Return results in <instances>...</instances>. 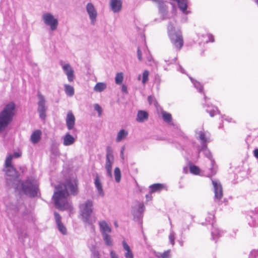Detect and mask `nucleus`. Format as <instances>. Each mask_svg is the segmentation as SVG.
Listing matches in <instances>:
<instances>
[{
  "mask_svg": "<svg viewBox=\"0 0 258 258\" xmlns=\"http://www.w3.org/2000/svg\"><path fill=\"white\" fill-rule=\"evenodd\" d=\"M78 192V181L76 179H67L56 186L52 197L56 208L61 210L70 208L71 205L68 201L69 195L76 196Z\"/></svg>",
  "mask_w": 258,
  "mask_h": 258,
  "instance_id": "1",
  "label": "nucleus"
},
{
  "mask_svg": "<svg viewBox=\"0 0 258 258\" xmlns=\"http://www.w3.org/2000/svg\"><path fill=\"white\" fill-rule=\"evenodd\" d=\"M15 103L10 102L0 112V132L5 130L12 121L15 115Z\"/></svg>",
  "mask_w": 258,
  "mask_h": 258,
  "instance_id": "2",
  "label": "nucleus"
},
{
  "mask_svg": "<svg viewBox=\"0 0 258 258\" xmlns=\"http://www.w3.org/2000/svg\"><path fill=\"white\" fill-rule=\"evenodd\" d=\"M175 23L170 22L167 26V33L173 45L178 50H180L183 45V40L180 30L176 29Z\"/></svg>",
  "mask_w": 258,
  "mask_h": 258,
  "instance_id": "3",
  "label": "nucleus"
},
{
  "mask_svg": "<svg viewBox=\"0 0 258 258\" xmlns=\"http://www.w3.org/2000/svg\"><path fill=\"white\" fill-rule=\"evenodd\" d=\"M19 184H21L22 190L25 195L31 198H34L37 196L39 188L36 180L28 178L24 182L21 180Z\"/></svg>",
  "mask_w": 258,
  "mask_h": 258,
  "instance_id": "4",
  "label": "nucleus"
},
{
  "mask_svg": "<svg viewBox=\"0 0 258 258\" xmlns=\"http://www.w3.org/2000/svg\"><path fill=\"white\" fill-rule=\"evenodd\" d=\"M3 171L5 172L7 184L10 187L17 189L19 184L21 182V180L19 178V175L18 172L14 166L4 168Z\"/></svg>",
  "mask_w": 258,
  "mask_h": 258,
  "instance_id": "5",
  "label": "nucleus"
},
{
  "mask_svg": "<svg viewBox=\"0 0 258 258\" xmlns=\"http://www.w3.org/2000/svg\"><path fill=\"white\" fill-rule=\"evenodd\" d=\"M93 203L91 200H88L79 206L81 219L85 223L92 224L90 216L92 213Z\"/></svg>",
  "mask_w": 258,
  "mask_h": 258,
  "instance_id": "6",
  "label": "nucleus"
},
{
  "mask_svg": "<svg viewBox=\"0 0 258 258\" xmlns=\"http://www.w3.org/2000/svg\"><path fill=\"white\" fill-rule=\"evenodd\" d=\"M199 152H203L205 156L207 157L210 161L211 167L210 168V173L208 174V176L211 177L214 175L217 170V166L216 162L213 158L212 153L207 148V144L202 145L199 149Z\"/></svg>",
  "mask_w": 258,
  "mask_h": 258,
  "instance_id": "7",
  "label": "nucleus"
},
{
  "mask_svg": "<svg viewBox=\"0 0 258 258\" xmlns=\"http://www.w3.org/2000/svg\"><path fill=\"white\" fill-rule=\"evenodd\" d=\"M114 161V158L113 150L110 147L108 146L106 148L105 168L106 170L107 175L110 178L112 177V166Z\"/></svg>",
  "mask_w": 258,
  "mask_h": 258,
  "instance_id": "8",
  "label": "nucleus"
},
{
  "mask_svg": "<svg viewBox=\"0 0 258 258\" xmlns=\"http://www.w3.org/2000/svg\"><path fill=\"white\" fill-rule=\"evenodd\" d=\"M42 18L45 24L49 26L51 31L56 30L58 25V20L52 14L48 13H45L42 15Z\"/></svg>",
  "mask_w": 258,
  "mask_h": 258,
  "instance_id": "9",
  "label": "nucleus"
},
{
  "mask_svg": "<svg viewBox=\"0 0 258 258\" xmlns=\"http://www.w3.org/2000/svg\"><path fill=\"white\" fill-rule=\"evenodd\" d=\"M37 96L39 99L37 111L39 112L40 118L42 120H44L46 117V111L47 109L45 106V99L44 96L39 92L38 93Z\"/></svg>",
  "mask_w": 258,
  "mask_h": 258,
  "instance_id": "10",
  "label": "nucleus"
},
{
  "mask_svg": "<svg viewBox=\"0 0 258 258\" xmlns=\"http://www.w3.org/2000/svg\"><path fill=\"white\" fill-rule=\"evenodd\" d=\"M144 210L145 207L144 204L137 202L136 205L132 207V212L135 220L139 221L140 220Z\"/></svg>",
  "mask_w": 258,
  "mask_h": 258,
  "instance_id": "11",
  "label": "nucleus"
},
{
  "mask_svg": "<svg viewBox=\"0 0 258 258\" xmlns=\"http://www.w3.org/2000/svg\"><path fill=\"white\" fill-rule=\"evenodd\" d=\"M86 10L90 20L91 24L94 25L98 15L97 10L91 3H89L86 5Z\"/></svg>",
  "mask_w": 258,
  "mask_h": 258,
  "instance_id": "12",
  "label": "nucleus"
},
{
  "mask_svg": "<svg viewBox=\"0 0 258 258\" xmlns=\"http://www.w3.org/2000/svg\"><path fill=\"white\" fill-rule=\"evenodd\" d=\"M212 183L214 186V199L215 202H219L223 197V189L220 182L212 180Z\"/></svg>",
  "mask_w": 258,
  "mask_h": 258,
  "instance_id": "13",
  "label": "nucleus"
},
{
  "mask_svg": "<svg viewBox=\"0 0 258 258\" xmlns=\"http://www.w3.org/2000/svg\"><path fill=\"white\" fill-rule=\"evenodd\" d=\"M60 64L62 67L64 73L67 76L68 81L69 82L73 81L75 78L74 71L70 64L69 63H64L62 60L60 61Z\"/></svg>",
  "mask_w": 258,
  "mask_h": 258,
  "instance_id": "14",
  "label": "nucleus"
},
{
  "mask_svg": "<svg viewBox=\"0 0 258 258\" xmlns=\"http://www.w3.org/2000/svg\"><path fill=\"white\" fill-rule=\"evenodd\" d=\"M157 4L159 12L162 16V19L165 20L167 15V7L163 0H151Z\"/></svg>",
  "mask_w": 258,
  "mask_h": 258,
  "instance_id": "15",
  "label": "nucleus"
},
{
  "mask_svg": "<svg viewBox=\"0 0 258 258\" xmlns=\"http://www.w3.org/2000/svg\"><path fill=\"white\" fill-rule=\"evenodd\" d=\"M109 5L114 13H118L121 9L122 2L121 0H110Z\"/></svg>",
  "mask_w": 258,
  "mask_h": 258,
  "instance_id": "16",
  "label": "nucleus"
},
{
  "mask_svg": "<svg viewBox=\"0 0 258 258\" xmlns=\"http://www.w3.org/2000/svg\"><path fill=\"white\" fill-rule=\"evenodd\" d=\"M75 122V118L72 112L68 113L66 118V124L68 128L71 130L73 128Z\"/></svg>",
  "mask_w": 258,
  "mask_h": 258,
  "instance_id": "17",
  "label": "nucleus"
},
{
  "mask_svg": "<svg viewBox=\"0 0 258 258\" xmlns=\"http://www.w3.org/2000/svg\"><path fill=\"white\" fill-rule=\"evenodd\" d=\"M94 184L97 189L99 195L101 197L104 196V192L103 191L102 185L100 181L99 176L98 174L96 175L94 179Z\"/></svg>",
  "mask_w": 258,
  "mask_h": 258,
  "instance_id": "18",
  "label": "nucleus"
},
{
  "mask_svg": "<svg viewBox=\"0 0 258 258\" xmlns=\"http://www.w3.org/2000/svg\"><path fill=\"white\" fill-rule=\"evenodd\" d=\"M196 134L198 135L197 138L201 141L202 145L207 144V143L209 142V138L204 132L196 131Z\"/></svg>",
  "mask_w": 258,
  "mask_h": 258,
  "instance_id": "19",
  "label": "nucleus"
},
{
  "mask_svg": "<svg viewBox=\"0 0 258 258\" xmlns=\"http://www.w3.org/2000/svg\"><path fill=\"white\" fill-rule=\"evenodd\" d=\"M63 144L65 146H69L73 145L75 141V138L70 134H66L63 137Z\"/></svg>",
  "mask_w": 258,
  "mask_h": 258,
  "instance_id": "20",
  "label": "nucleus"
},
{
  "mask_svg": "<svg viewBox=\"0 0 258 258\" xmlns=\"http://www.w3.org/2000/svg\"><path fill=\"white\" fill-rule=\"evenodd\" d=\"M99 224L102 235H103V234H108L111 232V229L110 227L105 221L100 222Z\"/></svg>",
  "mask_w": 258,
  "mask_h": 258,
  "instance_id": "21",
  "label": "nucleus"
},
{
  "mask_svg": "<svg viewBox=\"0 0 258 258\" xmlns=\"http://www.w3.org/2000/svg\"><path fill=\"white\" fill-rule=\"evenodd\" d=\"M148 118V113L144 110H139L137 113L136 120L139 122H143Z\"/></svg>",
  "mask_w": 258,
  "mask_h": 258,
  "instance_id": "22",
  "label": "nucleus"
},
{
  "mask_svg": "<svg viewBox=\"0 0 258 258\" xmlns=\"http://www.w3.org/2000/svg\"><path fill=\"white\" fill-rule=\"evenodd\" d=\"M122 246L123 249L126 251L124 253V256L125 258H134V254L131 251L129 245L127 244L125 240L122 241Z\"/></svg>",
  "mask_w": 258,
  "mask_h": 258,
  "instance_id": "23",
  "label": "nucleus"
},
{
  "mask_svg": "<svg viewBox=\"0 0 258 258\" xmlns=\"http://www.w3.org/2000/svg\"><path fill=\"white\" fill-rule=\"evenodd\" d=\"M41 132L40 130L35 131L31 136V141L33 144L38 143L41 138Z\"/></svg>",
  "mask_w": 258,
  "mask_h": 258,
  "instance_id": "24",
  "label": "nucleus"
},
{
  "mask_svg": "<svg viewBox=\"0 0 258 258\" xmlns=\"http://www.w3.org/2000/svg\"><path fill=\"white\" fill-rule=\"evenodd\" d=\"M206 111L209 113L211 117L214 116L217 113H219L217 108L215 106L206 105Z\"/></svg>",
  "mask_w": 258,
  "mask_h": 258,
  "instance_id": "25",
  "label": "nucleus"
},
{
  "mask_svg": "<svg viewBox=\"0 0 258 258\" xmlns=\"http://www.w3.org/2000/svg\"><path fill=\"white\" fill-rule=\"evenodd\" d=\"M106 84L104 83H97L94 87V90L97 92H101L106 88Z\"/></svg>",
  "mask_w": 258,
  "mask_h": 258,
  "instance_id": "26",
  "label": "nucleus"
},
{
  "mask_svg": "<svg viewBox=\"0 0 258 258\" xmlns=\"http://www.w3.org/2000/svg\"><path fill=\"white\" fill-rule=\"evenodd\" d=\"M128 133L127 131L122 129L119 131V132L117 133V137L116 139V141L117 142H119L123 139L126 138L127 136Z\"/></svg>",
  "mask_w": 258,
  "mask_h": 258,
  "instance_id": "27",
  "label": "nucleus"
},
{
  "mask_svg": "<svg viewBox=\"0 0 258 258\" xmlns=\"http://www.w3.org/2000/svg\"><path fill=\"white\" fill-rule=\"evenodd\" d=\"M64 88L65 93L68 96L72 97L74 95L75 91L73 87L69 85L65 84Z\"/></svg>",
  "mask_w": 258,
  "mask_h": 258,
  "instance_id": "28",
  "label": "nucleus"
},
{
  "mask_svg": "<svg viewBox=\"0 0 258 258\" xmlns=\"http://www.w3.org/2000/svg\"><path fill=\"white\" fill-rule=\"evenodd\" d=\"M150 192H155L160 191L163 188V185L160 183L153 184L150 186Z\"/></svg>",
  "mask_w": 258,
  "mask_h": 258,
  "instance_id": "29",
  "label": "nucleus"
},
{
  "mask_svg": "<svg viewBox=\"0 0 258 258\" xmlns=\"http://www.w3.org/2000/svg\"><path fill=\"white\" fill-rule=\"evenodd\" d=\"M190 80L194 84L195 87L199 91V92L202 93L203 91V86L201 83L196 80H195L191 77H189Z\"/></svg>",
  "mask_w": 258,
  "mask_h": 258,
  "instance_id": "30",
  "label": "nucleus"
},
{
  "mask_svg": "<svg viewBox=\"0 0 258 258\" xmlns=\"http://www.w3.org/2000/svg\"><path fill=\"white\" fill-rule=\"evenodd\" d=\"M221 231L217 228L214 227L213 225V229H212V236L213 239L216 240L221 235Z\"/></svg>",
  "mask_w": 258,
  "mask_h": 258,
  "instance_id": "31",
  "label": "nucleus"
},
{
  "mask_svg": "<svg viewBox=\"0 0 258 258\" xmlns=\"http://www.w3.org/2000/svg\"><path fill=\"white\" fill-rule=\"evenodd\" d=\"M102 235L105 244L108 246H111L112 245V241L110 236L108 234H103Z\"/></svg>",
  "mask_w": 258,
  "mask_h": 258,
  "instance_id": "32",
  "label": "nucleus"
},
{
  "mask_svg": "<svg viewBox=\"0 0 258 258\" xmlns=\"http://www.w3.org/2000/svg\"><path fill=\"white\" fill-rule=\"evenodd\" d=\"M115 181L119 182L121 179V172L118 167H115L114 171Z\"/></svg>",
  "mask_w": 258,
  "mask_h": 258,
  "instance_id": "33",
  "label": "nucleus"
},
{
  "mask_svg": "<svg viewBox=\"0 0 258 258\" xmlns=\"http://www.w3.org/2000/svg\"><path fill=\"white\" fill-rule=\"evenodd\" d=\"M123 79L122 73H117L115 77V82L116 84L120 85L122 83Z\"/></svg>",
  "mask_w": 258,
  "mask_h": 258,
  "instance_id": "34",
  "label": "nucleus"
},
{
  "mask_svg": "<svg viewBox=\"0 0 258 258\" xmlns=\"http://www.w3.org/2000/svg\"><path fill=\"white\" fill-rule=\"evenodd\" d=\"M162 117L163 120L167 122H170L172 120L171 115L169 113L165 111L162 112Z\"/></svg>",
  "mask_w": 258,
  "mask_h": 258,
  "instance_id": "35",
  "label": "nucleus"
},
{
  "mask_svg": "<svg viewBox=\"0 0 258 258\" xmlns=\"http://www.w3.org/2000/svg\"><path fill=\"white\" fill-rule=\"evenodd\" d=\"M13 158V156L12 155H9L6 158L5 163V167L4 168H9V167L13 166L12 165V160Z\"/></svg>",
  "mask_w": 258,
  "mask_h": 258,
  "instance_id": "36",
  "label": "nucleus"
},
{
  "mask_svg": "<svg viewBox=\"0 0 258 258\" xmlns=\"http://www.w3.org/2000/svg\"><path fill=\"white\" fill-rule=\"evenodd\" d=\"M51 152L52 155L57 157L59 156L60 154L59 149L57 146L52 145L51 148Z\"/></svg>",
  "mask_w": 258,
  "mask_h": 258,
  "instance_id": "37",
  "label": "nucleus"
},
{
  "mask_svg": "<svg viewBox=\"0 0 258 258\" xmlns=\"http://www.w3.org/2000/svg\"><path fill=\"white\" fill-rule=\"evenodd\" d=\"M189 170L191 173L194 174H198L200 171V168L198 166L194 165H190L189 166Z\"/></svg>",
  "mask_w": 258,
  "mask_h": 258,
  "instance_id": "38",
  "label": "nucleus"
},
{
  "mask_svg": "<svg viewBox=\"0 0 258 258\" xmlns=\"http://www.w3.org/2000/svg\"><path fill=\"white\" fill-rule=\"evenodd\" d=\"M58 229L63 234L67 233V229L61 222L56 224Z\"/></svg>",
  "mask_w": 258,
  "mask_h": 258,
  "instance_id": "39",
  "label": "nucleus"
},
{
  "mask_svg": "<svg viewBox=\"0 0 258 258\" xmlns=\"http://www.w3.org/2000/svg\"><path fill=\"white\" fill-rule=\"evenodd\" d=\"M149 75V72L147 70H145L144 71L143 73V77H142V83L145 84L146 82L148 80V77Z\"/></svg>",
  "mask_w": 258,
  "mask_h": 258,
  "instance_id": "40",
  "label": "nucleus"
},
{
  "mask_svg": "<svg viewBox=\"0 0 258 258\" xmlns=\"http://www.w3.org/2000/svg\"><path fill=\"white\" fill-rule=\"evenodd\" d=\"M169 239L170 243L172 245L174 244V240H175V233L174 231H171L169 235Z\"/></svg>",
  "mask_w": 258,
  "mask_h": 258,
  "instance_id": "41",
  "label": "nucleus"
},
{
  "mask_svg": "<svg viewBox=\"0 0 258 258\" xmlns=\"http://www.w3.org/2000/svg\"><path fill=\"white\" fill-rule=\"evenodd\" d=\"M94 109L98 112V116H100L102 112V109L101 107L98 104H95L94 105Z\"/></svg>",
  "mask_w": 258,
  "mask_h": 258,
  "instance_id": "42",
  "label": "nucleus"
},
{
  "mask_svg": "<svg viewBox=\"0 0 258 258\" xmlns=\"http://www.w3.org/2000/svg\"><path fill=\"white\" fill-rule=\"evenodd\" d=\"M54 218H55V220L56 224L61 222V216L58 213L54 212Z\"/></svg>",
  "mask_w": 258,
  "mask_h": 258,
  "instance_id": "43",
  "label": "nucleus"
},
{
  "mask_svg": "<svg viewBox=\"0 0 258 258\" xmlns=\"http://www.w3.org/2000/svg\"><path fill=\"white\" fill-rule=\"evenodd\" d=\"M248 223L251 226L256 227L258 226V223L255 220H253L252 217H250V220H249Z\"/></svg>",
  "mask_w": 258,
  "mask_h": 258,
  "instance_id": "44",
  "label": "nucleus"
},
{
  "mask_svg": "<svg viewBox=\"0 0 258 258\" xmlns=\"http://www.w3.org/2000/svg\"><path fill=\"white\" fill-rule=\"evenodd\" d=\"M249 256L250 258H258V249L252 250Z\"/></svg>",
  "mask_w": 258,
  "mask_h": 258,
  "instance_id": "45",
  "label": "nucleus"
},
{
  "mask_svg": "<svg viewBox=\"0 0 258 258\" xmlns=\"http://www.w3.org/2000/svg\"><path fill=\"white\" fill-rule=\"evenodd\" d=\"M148 100L150 104L154 103L155 105L157 103L154 97L152 96H148Z\"/></svg>",
  "mask_w": 258,
  "mask_h": 258,
  "instance_id": "46",
  "label": "nucleus"
},
{
  "mask_svg": "<svg viewBox=\"0 0 258 258\" xmlns=\"http://www.w3.org/2000/svg\"><path fill=\"white\" fill-rule=\"evenodd\" d=\"M92 256L93 258H100L99 252L96 250H94L92 252Z\"/></svg>",
  "mask_w": 258,
  "mask_h": 258,
  "instance_id": "47",
  "label": "nucleus"
},
{
  "mask_svg": "<svg viewBox=\"0 0 258 258\" xmlns=\"http://www.w3.org/2000/svg\"><path fill=\"white\" fill-rule=\"evenodd\" d=\"M207 36L209 38V40L207 41V43L209 42H214L215 40L214 38V36L211 34H208Z\"/></svg>",
  "mask_w": 258,
  "mask_h": 258,
  "instance_id": "48",
  "label": "nucleus"
},
{
  "mask_svg": "<svg viewBox=\"0 0 258 258\" xmlns=\"http://www.w3.org/2000/svg\"><path fill=\"white\" fill-rule=\"evenodd\" d=\"M137 56H138V58L139 60L141 61L142 60V51L140 50L139 47L138 48V50H137Z\"/></svg>",
  "mask_w": 258,
  "mask_h": 258,
  "instance_id": "49",
  "label": "nucleus"
},
{
  "mask_svg": "<svg viewBox=\"0 0 258 258\" xmlns=\"http://www.w3.org/2000/svg\"><path fill=\"white\" fill-rule=\"evenodd\" d=\"M177 70L182 74L185 73L184 70L180 64L178 65Z\"/></svg>",
  "mask_w": 258,
  "mask_h": 258,
  "instance_id": "50",
  "label": "nucleus"
},
{
  "mask_svg": "<svg viewBox=\"0 0 258 258\" xmlns=\"http://www.w3.org/2000/svg\"><path fill=\"white\" fill-rule=\"evenodd\" d=\"M111 258H118L117 255L113 251H111L110 253Z\"/></svg>",
  "mask_w": 258,
  "mask_h": 258,
  "instance_id": "51",
  "label": "nucleus"
},
{
  "mask_svg": "<svg viewBox=\"0 0 258 258\" xmlns=\"http://www.w3.org/2000/svg\"><path fill=\"white\" fill-rule=\"evenodd\" d=\"M161 257L162 258H168L169 257V251H165L163 252L162 255Z\"/></svg>",
  "mask_w": 258,
  "mask_h": 258,
  "instance_id": "52",
  "label": "nucleus"
},
{
  "mask_svg": "<svg viewBox=\"0 0 258 258\" xmlns=\"http://www.w3.org/2000/svg\"><path fill=\"white\" fill-rule=\"evenodd\" d=\"M124 150H125L124 147V146L122 147L121 149V151H120V157L122 159H124L123 153H124Z\"/></svg>",
  "mask_w": 258,
  "mask_h": 258,
  "instance_id": "53",
  "label": "nucleus"
},
{
  "mask_svg": "<svg viewBox=\"0 0 258 258\" xmlns=\"http://www.w3.org/2000/svg\"><path fill=\"white\" fill-rule=\"evenodd\" d=\"M176 59V57H175L174 59H173L171 60L165 59V61L166 62H168V64H170V63H172L174 62H175Z\"/></svg>",
  "mask_w": 258,
  "mask_h": 258,
  "instance_id": "54",
  "label": "nucleus"
},
{
  "mask_svg": "<svg viewBox=\"0 0 258 258\" xmlns=\"http://www.w3.org/2000/svg\"><path fill=\"white\" fill-rule=\"evenodd\" d=\"M254 157L258 159V149H256L253 151Z\"/></svg>",
  "mask_w": 258,
  "mask_h": 258,
  "instance_id": "55",
  "label": "nucleus"
},
{
  "mask_svg": "<svg viewBox=\"0 0 258 258\" xmlns=\"http://www.w3.org/2000/svg\"><path fill=\"white\" fill-rule=\"evenodd\" d=\"M121 91L124 93H127V87L124 85L121 87Z\"/></svg>",
  "mask_w": 258,
  "mask_h": 258,
  "instance_id": "56",
  "label": "nucleus"
},
{
  "mask_svg": "<svg viewBox=\"0 0 258 258\" xmlns=\"http://www.w3.org/2000/svg\"><path fill=\"white\" fill-rule=\"evenodd\" d=\"M151 193L152 192H150V194L146 195V197L147 201H149V200H151V199H152Z\"/></svg>",
  "mask_w": 258,
  "mask_h": 258,
  "instance_id": "57",
  "label": "nucleus"
},
{
  "mask_svg": "<svg viewBox=\"0 0 258 258\" xmlns=\"http://www.w3.org/2000/svg\"><path fill=\"white\" fill-rule=\"evenodd\" d=\"M12 155L13 156V157H19L20 156L19 153H17V152L15 153L14 154V155Z\"/></svg>",
  "mask_w": 258,
  "mask_h": 258,
  "instance_id": "58",
  "label": "nucleus"
},
{
  "mask_svg": "<svg viewBox=\"0 0 258 258\" xmlns=\"http://www.w3.org/2000/svg\"><path fill=\"white\" fill-rule=\"evenodd\" d=\"M147 59L149 61H152V58L151 56H148L147 57Z\"/></svg>",
  "mask_w": 258,
  "mask_h": 258,
  "instance_id": "59",
  "label": "nucleus"
},
{
  "mask_svg": "<svg viewBox=\"0 0 258 258\" xmlns=\"http://www.w3.org/2000/svg\"><path fill=\"white\" fill-rule=\"evenodd\" d=\"M255 3H256V4L258 6V0H255Z\"/></svg>",
  "mask_w": 258,
  "mask_h": 258,
  "instance_id": "60",
  "label": "nucleus"
},
{
  "mask_svg": "<svg viewBox=\"0 0 258 258\" xmlns=\"http://www.w3.org/2000/svg\"><path fill=\"white\" fill-rule=\"evenodd\" d=\"M231 120H232V118H230L229 119H227V121L230 122Z\"/></svg>",
  "mask_w": 258,
  "mask_h": 258,
  "instance_id": "61",
  "label": "nucleus"
},
{
  "mask_svg": "<svg viewBox=\"0 0 258 258\" xmlns=\"http://www.w3.org/2000/svg\"><path fill=\"white\" fill-rule=\"evenodd\" d=\"M140 78H141V76L139 75V77H138V79L140 80Z\"/></svg>",
  "mask_w": 258,
  "mask_h": 258,
  "instance_id": "62",
  "label": "nucleus"
},
{
  "mask_svg": "<svg viewBox=\"0 0 258 258\" xmlns=\"http://www.w3.org/2000/svg\"><path fill=\"white\" fill-rule=\"evenodd\" d=\"M187 229H189V226H187Z\"/></svg>",
  "mask_w": 258,
  "mask_h": 258,
  "instance_id": "63",
  "label": "nucleus"
}]
</instances>
